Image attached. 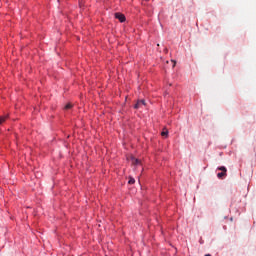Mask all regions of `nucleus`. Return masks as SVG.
<instances>
[{"label":"nucleus","instance_id":"nucleus-1","mask_svg":"<svg viewBox=\"0 0 256 256\" xmlns=\"http://www.w3.org/2000/svg\"><path fill=\"white\" fill-rule=\"evenodd\" d=\"M146 102L144 99L138 100L137 103L135 104L134 108L135 109H140L142 106H145Z\"/></svg>","mask_w":256,"mask_h":256},{"label":"nucleus","instance_id":"nucleus-2","mask_svg":"<svg viewBox=\"0 0 256 256\" xmlns=\"http://www.w3.org/2000/svg\"><path fill=\"white\" fill-rule=\"evenodd\" d=\"M115 18L117 20H120V23H124L126 20L125 16L121 13H115Z\"/></svg>","mask_w":256,"mask_h":256},{"label":"nucleus","instance_id":"nucleus-3","mask_svg":"<svg viewBox=\"0 0 256 256\" xmlns=\"http://www.w3.org/2000/svg\"><path fill=\"white\" fill-rule=\"evenodd\" d=\"M131 163H132V165H134V166L142 165L141 160L136 159L135 157H131Z\"/></svg>","mask_w":256,"mask_h":256},{"label":"nucleus","instance_id":"nucleus-4","mask_svg":"<svg viewBox=\"0 0 256 256\" xmlns=\"http://www.w3.org/2000/svg\"><path fill=\"white\" fill-rule=\"evenodd\" d=\"M8 118H9V115L0 116V125L3 124Z\"/></svg>","mask_w":256,"mask_h":256},{"label":"nucleus","instance_id":"nucleus-5","mask_svg":"<svg viewBox=\"0 0 256 256\" xmlns=\"http://www.w3.org/2000/svg\"><path fill=\"white\" fill-rule=\"evenodd\" d=\"M162 137L167 138L168 137V130L166 128L163 129L162 133H161Z\"/></svg>","mask_w":256,"mask_h":256},{"label":"nucleus","instance_id":"nucleus-6","mask_svg":"<svg viewBox=\"0 0 256 256\" xmlns=\"http://www.w3.org/2000/svg\"><path fill=\"white\" fill-rule=\"evenodd\" d=\"M217 170L222 171V173H227V169L225 166H220L217 168Z\"/></svg>","mask_w":256,"mask_h":256},{"label":"nucleus","instance_id":"nucleus-7","mask_svg":"<svg viewBox=\"0 0 256 256\" xmlns=\"http://www.w3.org/2000/svg\"><path fill=\"white\" fill-rule=\"evenodd\" d=\"M226 175H227V172H220V173L217 174V177H218L219 179H221L222 177H224V176H226Z\"/></svg>","mask_w":256,"mask_h":256},{"label":"nucleus","instance_id":"nucleus-8","mask_svg":"<svg viewBox=\"0 0 256 256\" xmlns=\"http://www.w3.org/2000/svg\"><path fill=\"white\" fill-rule=\"evenodd\" d=\"M73 107V105L71 103H67L64 107L65 110H69Z\"/></svg>","mask_w":256,"mask_h":256},{"label":"nucleus","instance_id":"nucleus-9","mask_svg":"<svg viewBox=\"0 0 256 256\" xmlns=\"http://www.w3.org/2000/svg\"><path fill=\"white\" fill-rule=\"evenodd\" d=\"M135 182H136V180H135V179L130 178V180H129V182H128V183H129L130 185H132V184H135Z\"/></svg>","mask_w":256,"mask_h":256},{"label":"nucleus","instance_id":"nucleus-10","mask_svg":"<svg viewBox=\"0 0 256 256\" xmlns=\"http://www.w3.org/2000/svg\"><path fill=\"white\" fill-rule=\"evenodd\" d=\"M205 256H212L211 254H207V255H205Z\"/></svg>","mask_w":256,"mask_h":256}]
</instances>
